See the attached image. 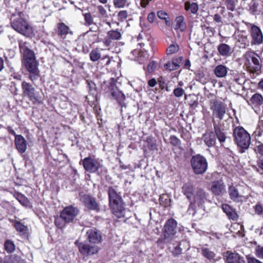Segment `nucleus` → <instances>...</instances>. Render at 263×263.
Returning <instances> with one entry per match:
<instances>
[{"label": "nucleus", "instance_id": "20e7f679", "mask_svg": "<svg viewBox=\"0 0 263 263\" xmlns=\"http://www.w3.org/2000/svg\"><path fill=\"white\" fill-rule=\"evenodd\" d=\"M12 28L24 36L30 37L33 34V31L29 23L22 17V12H18L17 15L13 14L11 18Z\"/></svg>", "mask_w": 263, "mask_h": 263}, {"label": "nucleus", "instance_id": "37998d69", "mask_svg": "<svg viewBox=\"0 0 263 263\" xmlns=\"http://www.w3.org/2000/svg\"><path fill=\"white\" fill-rule=\"evenodd\" d=\"M173 93L175 97L179 98L184 93V90L181 88L177 87L174 89Z\"/></svg>", "mask_w": 263, "mask_h": 263}, {"label": "nucleus", "instance_id": "c756f323", "mask_svg": "<svg viewBox=\"0 0 263 263\" xmlns=\"http://www.w3.org/2000/svg\"><path fill=\"white\" fill-rule=\"evenodd\" d=\"M102 49L95 48L92 49L90 54L89 57L91 61L92 62H96L101 58V51Z\"/></svg>", "mask_w": 263, "mask_h": 263}, {"label": "nucleus", "instance_id": "0eeeda50", "mask_svg": "<svg viewBox=\"0 0 263 263\" xmlns=\"http://www.w3.org/2000/svg\"><path fill=\"white\" fill-rule=\"evenodd\" d=\"M234 140L238 146L247 149L251 143L250 134L242 127L237 126L233 130Z\"/></svg>", "mask_w": 263, "mask_h": 263}, {"label": "nucleus", "instance_id": "6e6d98bb", "mask_svg": "<svg viewBox=\"0 0 263 263\" xmlns=\"http://www.w3.org/2000/svg\"><path fill=\"white\" fill-rule=\"evenodd\" d=\"M112 40H113L111 38H109L108 35L107 34L106 36L105 37L103 41V44L105 46L108 47L111 45Z\"/></svg>", "mask_w": 263, "mask_h": 263}, {"label": "nucleus", "instance_id": "bb28decb", "mask_svg": "<svg viewBox=\"0 0 263 263\" xmlns=\"http://www.w3.org/2000/svg\"><path fill=\"white\" fill-rule=\"evenodd\" d=\"M24 64L29 72L31 71H35L38 70L37 63L36 60L26 61L24 62Z\"/></svg>", "mask_w": 263, "mask_h": 263}, {"label": "nucleus", "instance_id": "7c9ffc66", "mask_svg": "<svg viewBox=\"0 0 263 263\" xmlns=\"http://www.w3.org/2000/svg\"><path fill=\"white\" fill-rule=\"evenodd\" d=\"M4 263H24V261L18 256L11 255L5 258Z\"/></svg>", "mask_w": 263, "mask_h": 263}, {"label": "nucleus", "instance_id": "a211bd4d", "mask_svg": "<svg viewBox=\"0 0 263 263\" xmlns=\"http://www.w3.org/2000/svg\"><path fill=\"white\" fill-rule=\"evenodd\" d=\"M211 191L213 194L218 196L225 192V185L222 180L214 181L212 182Z\"/></svg>", "mask_w": 263, "mask_h": 263}, {"label": "nucleus", "instance_id": "f257e3e1", "mask_svg": "<svg viewBox=\"0 0 263 263\" xmlns=\"http://www.w3.org/2000/svg\"><path fill=\"white\" fill-rule=\"evenodd\" d=\"M182 191L186 198L190 200V204L188 209L190 214L194 216L196 214V206H202L209 200V194L201 188L194 190L193 185L185 184L182 187Z\"/></svg>", "mask_w": 263, "mask_h": 263}, {"label": "nucleus", "instance_id": "e2e57ef3", "mask_svg": "<svg viewBox=\"0 0 263 263\" xmlns=\"http://www.w3.org/2000/svg\"><path fill=\"white\" fill-rule=\"evenodd\" d=\"M60 218H58L55 219V225L58 227L59 228H62L63 227L65 226V224L63 222H60Z\"/></svg>", "mask_w": 263, "mask_h": 263}, {"label": "nucleus", "instance_id": "412c9836", "mask_svg": "<svg viewBox=\"0 0 263 263\" xmlns=\"http://www.w3.org/2000/svg\"><path fill=\"white\" fill-rule=\"evenodd\" d=\"M202 139L209 147L214 146L216 143L215 135L212 132H206L203 135Z\"/></svg>", "mask_w": 263, "mask_h": 263}, {"label": "nucleus", "instance_id": "f704fd0d", "mask_svg": "<svg viewBox=\"0 0 263 263\" xmlns=\"http://www.w3.org/2000/svg\"><path fill=\"white\" fill-rule=\"evenodd\" d=\"M24 57V62L26 61H32L35 60V54L34 52L30 49L25 51L23 53Z\"/></svg>", "mask_w": 263, "mask_h": 263}, {"label": "nucleus", "instance_id": "0e129e2a", "mask_svg": "<svg viewBox=\"0 0 263 263\" xmlns=\"http://www.w3.org/2000/svg\"><path fill=\"white\" fill-rule=\"evenodd\" d=\"M189 105L192 107H196L197 106L198 103L197 99H192L189 103Z\"/></svg>", "mask_w": 263, "mask_h": 263}, {"label": "nucleus", "instance_id": "7ed1b4c3", "mask_svg": "<svg viewBox=\"0 0 263 263\" xmlns=\"http://www.w3.org/2000/svg\"><path fill=\"white\" fill-rule=\"evenodd\" d=\"M108 194L109 200V206L113 214L118 218L123 217L125 215V209L123 206V200L118 192L117 186H110L108 188Z\"/></svg>", "mask_w": 263, "mask_h": 263}, {"label": "nucleus", "instance_id": "423d86ee", "mask_svg": "<svg viewBox=\"0 0 263 263\" xmlns=\"http://www.w3.org/2000/svg\"><path fill=\"white\" fill-rule=\"evenodd\" d=\"M245 65L249 71L257 73L262 67V62L259 55L253 51H248L243 55Z\"/></svg>", "mask_w": 263, "mask_h": 263}, {"label": "nucleus", "instance_id": "13d9d810", "mask_svg": "<svg viewBox=\"0 0 263 263\" xmlns=\"http://www.w3.org/2000/svg\"><path fill=\"white\" fill-rule=\"evenodd\" d=\"M248 263H262L254 257H247Z\"/></svg>", "mask_w": 263, "mask_h": 263}, {"label": "nucleus", "instance_id": "338daca9", "mask_svg": "<svg viewBox=\"0 0 263 263\" xmlns=\"http://www.w3.org/2000/svg\"><path fill=\"white\" fill-rule=\"evenodd\" d=\"M255 210L257 214H260L262 212V208L260 205H256L255 206Z\"/></svg>", "mask_w": 263, "mask_h": 263}, {"label": "nucleus", "instance_id": "bf43d9fd", "mask_svg": "<svg viewBox=\"0 0 263 263\" xmlns=\"http://www.w3.org/2000/svg\"><path fill=\"white\" fill-rule=\"evenodd\" d=\"M85 21L89 24L92 23V20L90 13H86L84 14Z\"/></svg>", "mask_w": 263, "mask_h": 263}, {"label": "nucleus", "instance_id": "a19ab883", "mask_svg": "<svg viewBox=\"0 0 263 263\" xmlns=\"http://www.w3.org/2000/svg\"><path fill=\"white\" fill-rule=\"evenodd\" d=\"M261 6H262V8L260 9V8H258L259 4L254 2L253 4L251 6L250 9L252 10L254 14H258L260 12H263V3L261 4Z\"/></svg>", "mask_w": 263, "mask_h": 263}, {"label": "nucleus", "instance_id": "de8ad7c7", "mask_svg": "<svg viewBox=\"0 0 263 263\" xmlns=\"http://www.w3.org/2000/svg\"><path fill=\"white\" fill-rule=\"evenodd\" d=\"M170 140L171 143L174 146H178L180 144V140L175 136H171Z\"/></svg>", "mask_w": 263, "mask_h": 263}, {"label": "nucleus", "instance_id": "1a4fd4ad", "mask_svg": "<svg viewBox=\"0 0 263 263\" xmlns=\"http://www.w3.org/2000/svg\"><path fill=\"white\" fill-rule=\"evenodd\" d=\"M191 162L193 170L196 174L204 173L208 168L206 159L200 155L193 156Z\"/></svg>", "mask_w": 263, "mask_h": 263}, {"label": "nucleus", "instance_id": "c9c22d12", "mask_svg": "<svg viewBox=\"0 0 263 263\" xmlns=\"http://www.w3.org/2000/svg\"><path fill=\"white\" fill-rule=\"evenodd\" d=\"M113 3L116 8H123L129 4L127 0H113Z\"/></svg>", "mask_w": 263, "mask_h": 263}, {"label": "nucleus", "instance_id": "58836bf2", "mask_svg": "<svg viewBox=\"0 0 263 263\" xmlns=\"http://www.w3.org/2000/svg\"><path fill=\"white\" fill-rule=\"evenodd\" d=\"M256 154L257 158H261L263 157V144L260 142L257 145L254 149Z\"/></svg>", "mask_w": 263, "mask_h": 263}, {"label": "nucleus", "instance_id": "6e6552de", "mask_svg": "<svg viewBox=\"0 0 263 263\" xmlns=\"http://www.w3.org/2000/svg\"><path fill=\"white\" fill-rule=\"evenodd\" d=\"M106 92L108 93V96L117 100L121 107L123 106L126 107V104L124 102L126 97L121 91L117 88L115 85L114 79H112V82L109 83V85L106 88Z\"/></svg>", "mask_w": 263, "mask_h": 263}, {"label": "nucleus", "instance_id": "864d4df0", "mask_svg": "<svg viewBox=\"0 0 263 263\" xmlns=\"http://www.w3.org/2000/svg\"><path fill=\"white\" fill-rule=\"evenodd\" d=\"M156 63L155 61H152L149 63L147 66V70L151 73L154 71L155 69L156 68Z\"/></svg>", "mask_w": 263, "mask_h": 263}, {"label": "nucleus", "instance_id": "9d476101", "mask_svg": "<svg viewBox=\"0 0 263 263\" xmlns=\"http://www.w3.org/2000/svg\"><path fill=\"white\" fill-rule=\"evenodd\" d=\"M23 95L27 97L34 104L40 101L37 92L35 88L29 83L23 81L21 84Z\"/></svg>", "mask_w": 263, "mask_h": 263}, {"label": "nucleus", "instance_id": "4c0bfd02", "mask_svg": "<svg viewBox=\"0 0 263 263\" xmlns=\"http://www.w3.org/2000/svg\"><path fill=\"white\" fill-rule=\"evenodd\" d=\"M179 47L177 44H172L166 49L167 55H171L176 53L179 50Z\"/></svg>", "mask_w": 263, "mask_h": 263}, {"label": "nucleus", "instance_id": "5701e85b", "mask_svg": "<svg viewBox=\"0 0 263 263\" xmlns=\"http://www.w3.org/2000/svg\"><path fill=\"white\" fill-rule=\"evenodd\" d=\"M69 28L64 23H61L58 24V34L61 37L64 39L65 36L69 32Z\"/></svg>", "mask_w": 263, "mask_h": 263}, {"label": "nucleus", "instance_id": "a18cd8bd", "mask_svg": "<svg viewBox=\"0 0 263 263\" xmlns=\"http://www.w3.org/2000/svg\"><path fill=\"white\" fill-rule=\"evenodd\" d=\"M118 17L119 20L123 21L128 17V13L126 10L120 11L118 14Z\"/></svg>", "mask_w": 263, "mask_h": 263}, {"label": "nucleus", "instance_id": "473e14b6", "mask_svg": "<svg viewBox=\"0 0 263 263\" xmlns=\"http://www.w3.org/2000/svg\"><path fill=\"white\" fill-rule=\"evenodd\" d=\"M228 10L234 11L235 10L238 0H223Z\"/></svg>", "mask_w": 263, "mask_h": 263}, {"label": "nucleus", "instance_id": "a878e982", "mask_svg": "<svg viewBox=\"0 0 263 263\" xmlns=\"http://www.w3.org/2000/svg\"><path fill=\"white\" fill-rule=\"evenodd\" d=\"M250 102L255 106H260L263 103V97L260 94L256 93L251 98Z\"/></svg>", "mask_w": 263, "mask_h": 263}, {"label": "nucleus", "instance_id": "3c124183", "mask_svg": "<svg viewBox=\"0 0 263 263\" xmlns=\"http://www.w3.org/2000/svg\"><path fill=\"white\" fill-rule=\"evenodd\" d=\"M97 9H98L99 13L102 16L105 17H107V11L103 6H102V5H99L97 6Z\"/></svg>", "mask_w": 263, "mask_h": 263}, {"label": "nucleus", "instance_id": "ddd939ff", "mask_svg": "<svg viewBox=\"0 0 263 263\" xmlns=\"http://www.w3.org/2000/svg\"><path fill=\"white\" fill-rule=\"evenodd\" d=\"M84 169L90 173H95L101 167L99 160L90 157H86L82 160Z\"/></svg>", "mask_w": 263, "mask_h": 263}, {"label": "nucleus", "instance_id": "dca6fc26", "mask_svg": "<svg viewBox=\"0 0 263 263\" xmlns=\"http://www.w3.org/2000/svg\"><path fill=\"white\" fill-rule=\"evenodd\" d=\"M228 193L230 198L235 202H240L243 201V196L239 193L236 186L231 185L228 187Z\"/></svg>", "mask_w": 263, "mask_h": 263}, {"label": "nucleus", "instance_id": "5fc2aeb1", "mask_svg": "<svg viewBox=\"0 0 263 263\" xmlns=\"http://www.w3.org/2000/svg\"><path fill=\"white\" fill-rule=\"evenodd\" d=\"M157 15L158 17L160 18V19L164 20H166V19H167L168 17L167 14L165 12L162 10L159 11L157 12Z\"/></svg>", "mask_w": 263, "mask_h": 263}, {"label": "nucleus", "instance_id": "cd10ccee", "mask_svg": "<svg viewBox=\"0 0 263 263\" xmlns=\"http://www.w3.org/2000/svg\"><path fill=\"white\" fill-rule=\"evenodd\" d=\"M185 9L193 14H196L198 11V5L196 3L186 2L184 4Z\"/></svg>", "mask_w": 263, "mask_h": 263}, {"label": "nucleus", "instance_id": "c85d7f7f", "mask_svg": "<svg viewBox=\"0 0 263 263\" xmlns=\"http://www.w3.org/2000/svg\"><path fill=\"white\" fill-rule=\"evenodd\" d=\"M201 254L210 261L214 259L216 256V254L213 251H211L207 248L203 247L201 248Z\"/></svg>", "mask_w": 263, "mask_h": 263}, {"label": "nucleus", "instance_id": "2f4dec72", "mask_svg": "<svg viewBox=\"0 0 263 263\" xmlns=\"http://www.w3.org/2000/svg\"><path fill=\"white\" fill-rule=\"evenodd\" d=\"M16 230L23 234H27L28 229L27 226H25L20 222L16 221L14 224Z\"/></svg>", "mask_w": 263, "mask_h": 263}, {"label": "nucleus", "instance_id": "4d7b16f0", "mask_svg": "<svg viewBox=\"0 0 263 263\" xmlns=\"http://www.w3.org/2000/svg\"><path fill=\"white\" fill-rule=\"evenodd\" d=\"M164 67L170 70V71L174 70L177 69L176 67H175V65L173 64V62L172 63H167L164 65Z\"/></svg>", "mask_w": 263, "mask_h": 263}, {"label": "nucleus", "instance_id": "39448f33", "mask_svg": "<svg viewBox=\"0 0 263 263\" xmlns=\"http://www.w3.org/2000/svg\"><path fill=\"white\" fill-rule=\"evenodd\" d=\"M177 221L172 218L166 220L162 229V233L158 239L159 243H168L175 238L177 233Z\"/></svg>", "mask_w": 263, "mask_h": 263}, {"label": "nucleus", "instance_id": "72a5a7b5", "mask_svg": "<svg viewBox=\"0 0 263 263\" xmlns=\"http://www.w3.org/2000/svg\"><path fill=\"white\" fill-rule=\"evenodd\" d=\"M5 250L8 253H11L15 250V246L13 242L9 239L6 240L4 243Z\"/></svg>", "mask_w": 263, "mask_h": 263}, {"label": "nucleus", "instance_id": "e433bc0d", "mask_svg": "<svg viewBox=\"0 0 263 263\" xmlns=\"http://www.w3.org/2000/svg\"><path fill=\"white\" fill-rule=\"evenodd\" d=\"M107 34L109 38L113 40H119L121 37V33L117 30H110L107 32Z\"/></svg>", "mask_w": 263, "mask_h": 263}, {"label": "nucleus", "instance_id": "680f3d73", "mask_svg": "<svg viewBox=\"0 0 263 263\" xmlns=\"http://www.w3.org/2000/svg\"><path fill=\"white\" fill-rule=\"evenodd\" d=\"M155 18V14L154 12L150 13L147 16V20L150 23H153Z\"/></svg>", "mask_w": 263, "mask_h": 263}, {"label": "nucleus", "instance_id": "052dcab7", "mask_svg": "<svg viewBox=\"0 0 263 263\" xmlns=\"http://www.w3.org/2000/svg\"><path fill=\"white\" fill-rule=\"evenodd\" d=\"M222 209L224 213L228 215V213H229L230 211L232 210V208L229 206L228 204H223L222 205Z\"/></svg>", "mask_w": 263, "mask_h": 263}, {"label": "nucleus", "instance_id": "79ce46f5", "mask_svg": "<svg viewBox=\"0 0 263 263\" xmlns=\"http://www.w3.org/2000/svg\"><path fill=\"white\" fill-rule=\"evenodd\" d=\"M29 73L30 74L29 78L32 82H34V81L37 80L39 78L40 74L39 70H37L35 71H31L29 72Z\"/></svg>", "mask_w": 263, "mask_h": 263}, {"label": "nucleus", "instance_id": "49530a36", "mask_svg": "<svg viewBox=\"0 0 263 263\" xmlns=\"http://www.w3.org/2000/svg\"><path fill=\"white\" fill-rule=\"evenodd\" d=\"M213 20L216 23L226 24V22L222 21L221 16L218 13H216L213 16Z\"/></svg>", "mask_w": 263, "mask_h": 263}, {"label": "nucleus", "instance_id": "774afa93", "mask_svg": "<svg viewBox=\"0 0 263 263\" xmlns=\"http://www.w3.org/2000/svg\"><path fill=\"white\" fill-rule=\"evenodd\" d=\"M257 166L263 170V159L262 158H258L257 160Z\"/></svg>", "mask_w": 263, "mask_h": 263}, {"label": "nucleus", "instance_id": "b1692460", "mask_svg": "<svg viewBox=\"0 0 263 263\" xmlns=\"http://www.w3.org/2000/svg\"><path fill=\"white\" fill-rule=\"evenodd\" d=\"M176 26L175 29L179 30L180 31H183L186 28V24L184 22V18L183 16H177L175 21Z\"/></svg>", "mask_w": 263, "mask_h": 263}, {"label": "nucleus", "instance_id": "aec40b11", "mask_svg": "<svg viewBox=\"0 0 263 263\" xmlns=\"http://www.w3.org/2000/svg\"><path fill=\"white\" fill-rule=\"evenodd\" d=\"M217 50L222 57H229L232 53L231 47L225 43L220 44L217 47Z\"/></svg>", "mask_w": 263, "mask_h": 263}, {"label": "nucleus", "instance_id": "f8f14e48", "mask_svg": "<svg viewBox=\"0 0 263 263\" xmlns=\"http://www.w3.org/2000/svg\"><path fill=\"white\" fill-rule=\"evenodd\" d=\"M210 109L212 111L214 117L222 120L226 114V107L220 101H211L210 102Z\"/></svg>", "mask_w": 263, "mask_h": 263}, {"label": "nucleus", "instance_id": "9b49d317", "mask_svg": "<svg viewBox=\"0 0 263 263\" xmlns=\"http://www.w3.org/2000/svg\"><path fill=\"white\" fill-rule=\"evenodd\" d=\"M79 213L78 208L72 205L65 207L60 214V218L64 220L65 223H70L73 221L77 216Z\"/></svg>", "mask_w": 263, "mask_h": 263}, {"label": "nucleus", "instance_id": "c03bdc74", "mask_svg": "<svg viewBox=\"0 0 263 263\" xmlns=\"http://www.w3.org/2000/svg\"><path fill=\"white\" fill-rule=\"evenodd\" d=\"M182 59L183 58L182 57H177L173 59L172 62L176 69H178L180 67V64L182 63Z\"/></svg>", "mask_w": 263, "mask_h": 263}, {"label": "nucleus", "instance_id": "09e8293b", "mask_svg": "<svg viewBox=\"0 0 263 263\" xmlns=\"http://www.w3.org/2000/svg\"><path fill=\"white\" fill-rule=\"evenodd\" d=\"M27 43L22 41L19 42V48L21 53H23L25 51H27L29 48L26 46Z\"/></svg>", "mask_w": 263, "mask_h": 263}, {"label": "nucleus", "instance_id": "2eb2a0df", "mask_svg": "<svg viewBox=\"0 0 263 263\" xmlns=\"http://www.w3.org/2000/svg\"><path fill=\"white\" fill-rule=\"evenodd\" d=\"M227 263H245L244 257L238 253L228 251L224 254Z\"/></svg>", "mask_w": 263, "mask_h": 263}, {"label": "nucleus", "instance_id": "ea45409f", "mask_svg": "<svg viewBox=\"0 0 263 263\" xmlns=\"http://www.w3.org/2000/svg\"><path fill=\"white\" fill-rule=\"evenodd\" d=\"M254 253L257 257L263 259V246H257L255 248Z\"/></svg>", "mask_w": 263, "mask_h": 263}, {"label": "nucleus", "instance_id": "603ef678", "mask_svg": "<svg viewBox=\"0 0 263 263\" xmlns=\"http://www.w3.org/2000/svg\"><path fill=\"white\" fill-rule=\"evenodd\" d=\"M182 253V249L180 248V245H177L176 247H175L174 249L172 251L173 254L175 256H177L181 254Z\"/></svg>", "mask_w": 263, "mask_h": 263}, {"label": "nucleus", "instance_id": "f03ea898", "mask_svg": "<svg viewBox=\"0 0 263 263\" xmlns=\"http://www.w3.org/2000/svg\"><path fill=\"white\" fill-rule=\"evenodd\" d=\"M86 236L88 241L93 245L85 242L79 243L77 241L76 244L78 245L80 252L86 256L97 254L100 248L96 245L102 241L101 233L96 228L89 229L86 231Z\"/></svg>", "mask_w": 263, "mask_h": 263}, {"label": "nucleus", "instance_id": "4468645a", "mask_svg": "<svg viewBox=\"0 0 263 263\" xmlns=\"http://www.w3.org/2000/svg\"><path fill=\"white\" fill-rule=\"evenodd\" d=\"M80 200L86 208L90 210L99 211V205L95 198L87 194L81 196Z\"/></svg>", "mask_w": 263, "mask_h": 263}, {"label": "nucleus", "instance_id": "4be33fe9", "mask_svg": "<svg viewBox=\"0 0 263 263\" xmlns=\"http://www.w3.org/2000/svg\"><path fill=\"white\" fill-rule=\"evenodd\" d=\"M214 72L218 78H224L227 76L228 68L223 65H219L215 67Z\"/></svg>", "mask_w": 263, "mask_h": 263}, {"label": "nucleus", "instance_id": "6ab92c4d", "mask_svg": "<svg viewBox=\"0 0 263 263\" xmlns=\"http://www.w3.org/2000/svg\"><path fill=\"white\" fill-rule=\"evenodd\" d=\"M15 145L20 153H25L27 149V142L22 135H15Z\"/></svg>", "mask_w": 263, "mask_h": 263}, {"label": "nucleus", "instance_id": "393cba45", "mask_svg": "<svg viewBox=\"0 0 263 263\" xmlns=\"http://www.w3.org/2000/svg\"><path fill=\"white\" fill-rule=\"evenodd\" d=\"M215 133L217 139L220 143H223L227 138L226 135L223 130H221L217 125H214Z\"/></svg>", "mask_w": 263, "mask_h": 263}, {"label": "nucleus", "instance_id": "f3484780", "mask_svg": "<svg viewBox=\"0 0 263 263\" xmlns=\"http://www.w3.org/2000/svg\"><path fill=\"white\" fill-rule=\"evenodd\" d=\"M252 43L253 44H260L263 41V35L261 30L256 26H253L251 27Z\"/></svg>", "mask_w": 263, "mask_h": 263}, {"label": "nucleus", "instance_id": "8fccbe9b", "mask_svg": "<svg viewBox=\"0 0 263 263\" xmlns=\"http://www.w3.org/2000/svg\"><path fill=\"white\" fill-rule=\"evenodd\" d=\"M227 216L228 217L233 220H237L238 218V215L235 212V211L234 209H232L231 211H230L229 213H228Z\"/></svg>", "mask_w": 263, "mask_h": 263}, {"label": "nucleus", "instance_id": "69168bd1", "mask_svg": "<svg viewBox=\"0 0 263 263\" xmlns=\"http://www.w3.org/2000/svg\"><path fill=\"white\" fill-rule=\"evenodd\" d=\"M18 200L21 203L24 205H26L27 203H28V201L26 198L22 195L20 196V199Z\"/></svg>", "mask_w": 263, "mask_h": 263}]
</instances>
